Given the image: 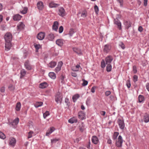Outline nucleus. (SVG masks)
Listing matches in <instances>:
<instances>
[{
    "label": "nucleus",
    "instance_id": "22",
    "mask_svg": "<svg viewBox=\"0 0 149 149\" xmlns=\"http://www.w3.org/2000/svg\"><path fill=\"white\" fill-rule=\"evenodd\" d=\"M48 86V84L46 82H44L40 84L39 87L40 88H44Z\"/></svg>",
    "mask_w": 149,
    "mask_h": 149
},
{
    "label": "nucleus",
    "instance_id": "46",
    "mask_svg": "<svg viewBox=\"0 0 149 149\" xmlns=\"http://www.w3.org/2000/svg\"><path fill=\"white\" fill-rule=\"evenodd\" d=\"M34 134L33 132L32 131H30L28 133V138H30L32 136V135Z\"/></svg>",
    "mask_w": 149,
    "mask_h": 149
},
{
    "label": "nucleus",
    "instance_id": "51",
    "mask_svg": "<svg viewBox=\"0 0 149 149\" xmlns=\"http://www.w3.org/2000/svg\"><path fill=\"white\" fill-rule=\"evenodd\" d=\"M61 70V68L60 66H57V67L55 70V71L56 73H57L59 71H60Z\"/></svg>",
    "mask_w": 149,
    "mask_h": 149
},
{
    "label": "nucleus",
    "instance_id": "24",
    "mask_svg": "<svg viewBox=\"0 0 149 149\" xmlns=\"http://www.w3.org/2000/svg\"><path fill=\"white\" fill-rule=\"evenodd\" d=\"M124 24L125 25L126 28L127 29H128L131 26V23L129 21H124Z\"/></svg>",
    "mask_w": 149,
    "mask_h": 149
},
{
    "label": "nucleus",
    "instance_id": "35",
    "mask_svg": "<svg viewBox=\"0 0 149 149\" xmlns=\"http://www.w3.org/2000/svg\"><path fill=\"white\" fill-rule=\"evenodd\" d=\"M34 46L36 49V52H38V50L41 47V46L40 44H34Z\"/></svg>",
    "mask_w": 149,
    "mask_h": 149
},
{
    "label": "nucleus",
    "instance_id": "10",
    "mask_svg": "<svg viewBox=\"0 0 149 149\" xmlns=\"http://www.w3.org/2000/svg\"><path fill=\"white\" fill-rule=\"evenodd\" d=\"M92 141L93 143L95 144H97L99 142L98 138L95 136H93L92 137Z\"/></svg>",
    "mask_w": 149,
    "mask_h": 149
},
{
    "label": "nucleus",
    "instance_id": "45",
    "mask_svg": "<svg viewBox=\"0 0 149 149\" xmlns=\"http://www.w3.org/2000/svg\"><path fill=\"white\" fill-rule=\"evenodd\" d=\"M95 11L96 14H98L99 12V9L98 6L97 5L94 6Z\"/></svg>",
    "mask_w": 149,
    "mask_h": 149
},
{
    "label": "nucleus",
    "instance_id": "54",
    "mask_svg": "<svg viewBox=\"0 0 149 149\" xmlns=\"http://www.w3.org/2000/svg\"><path fill=\"white\" fill-rule=\"evenodd\" d=\"M138 80V77L136 75H134L133 77V81L136 82Z\"/></svg>",
    "mask_w": 149,
    "mask_h": 149
},
{
    "label": "nucleus",
    "instance_id": "42",
    "mask_svg": "<svg viewBox=\"0 0 149 149\" xmlns=\"http://www.w3.org/2000/svg\"><path fill=\"white\" fill-rule=\"evenodd\" d=\"M101 66V67L102 68H104L105 67L106 64L105 62L103 59L102 60V61Z\"/></svg>",
    "mask_w": 149,
    "mask_h": 149
},
{
    "label": "nucleus",
    "instance_id": "57",
    "mask_svg": "<svg viewBox=\"0 0 149 149\" xmlns=\"http://www.w3.org/2000/svg\"><path fill=\"white\" fill-rule=\"evenodd\" d=\"M10 91H13L14 89V87L12 85H10L8 87Z\"/></svg>",
    "mask_w": 149,
    "mask_h": 149
},
{
    "label": "nucleus",
    "instance_id": "28",
    "mask_svg": "<svg viewBox=\"0 0 149 149\" xmlns=\"http://www.w3.org/2000/svg\"><path fill=\"white\" fill-rule=\"evenodd\" d=\"M49 6L51 8L56 7L58 6L59 5L58 4L54 3V2H51L49 3Z\"/></svg>",
    "mask_w": 149,
    "mask_h": 149
},
{
    "label": "nucleus",
    "instance_id": "30",
    "mask_svg": "<svg viewBox=\"0 0 149 149\" xmlns=\"http://www.w3.org/2000/svg\"><path fill=\"white\" fill-rule=\"evenodd\" d=\"M56 63L54 61H51L49 64V67L52 68L56 66Z\"/></svg>",
    "mask_w": 149,
    "mask_h": 149
},
{
    "label": "nucleus",
    "instance_id": "27",
    "mask_svg": "<svg viewBox=\"0 0 149 149\" xmlns=\"http://www.w3.org/2000/svg\"><path fill=\"white\" fill-rule=\"evenodd\" d=\"M79 95L78 94H76L74 95L72 97L73 102H76L77 101V100L79 98Z\"/></svg>",
    "mask_w": 149,
    "mask_h": 149
},
{
    "label": "nucleus",
    "instance_id": "48",
    "mask_svg": "<svg viewBox=\"0 0 149 149\" xmlns=\"http://www.w3.org/2000/svg\"><path fill=\"white\" fill-rule=\"evenodd\" d=\"M74 33V31L73 29H71L69 31V35L70 36H71Z\"/></svg>",
    "mask_w": 149,
    "mask_h": 149
},
{
    "label": "nucleus",
    "instance_id": "2",
    "mask_svg": "<svg viewBox=\"0 0 149 149\" xmlns=\"http://www.w3.org/2000/svg\"><path fill=\"white\" fill-rule=\"evenodd\" d=\"M123 142V140L122 136L121 135H119L116 141L115 144L117 147H121L122 146Z\"/></svg>",
    "mask_w": 149,
    "mask_h": 149
},
{
    "label": "nucleus",
    "instance_id": "8",
    "mask_svg": "<svg viewBox=\"0 0 149 149\" xmlns=\"http://www.w3.org/2000/svg\"><path fill=\"white\" fill-rule=\"evenodd\" d=\"M58 11V14L59 15L62 17H63L65 15V12L63 8L62 7L60 8H59Z\"/></svg>",
    "mask_w": 149,
    "mask_h": 149
},
{
    "label": "nucleus",
    "instance_id": "12",
    "mask_svg": "<svg viewBox=\"0 0 149 149\" xmlns=\"http://www.w3.org/2000/svg\"><path fill=\"white\" fill-rule=\"evenodd\" d=\"M19 121V118H17L14 120L13 122L10 123V124L13 127H15V126L17 125L18 124Z\"/></svg>",
    "mask_w": 149,
    "mask_h": 149
},
{
    "label": "nucleus",
    "instance_id": "31",
    "mask_svg": "<svg viewBox=\"0 0 149 149\" xmlns=\"http://www.w3.org/2000/svg\"><path fill=\"white\" fill-rule=\"evenodd\" d=\"M21 104L20 102H17V104L16 110L17 111H19L21 109Z\"/></svg>",
    "mask_w": 149,
    "mask_h": 149
},
{
    "label": "nucleus",
    "instance_id": "36",
    "mask_svg": "<svg viewBox=\"0 0 149 149\" xmlns=\"http://www.w3.org/2000/svg\"><path fill=\"white\" fill-rule=\"evenodd\" d=\"M139 101V102H141L144 100V97L143 96L141 95H139L138 97Z\"/></svg>",
    "mask_w": 149,
    "mask_h": 149
},
{
    "label": "nucleus",
    "instance_id": "55",
    "mask_svg": "<svg viewBox=\"0 0 149 149\" xmlns=\"http://www.w3.org/2000/svg\"><path fill=\"white\" fill-rule=\"evenodd\" d=\"M88 82L87 81L84 80L82 84V85L83 86H86L88 84Z\"/></svg>",
    "mask_w": 149,
    "mask_h": 149
},
{
    "label": "nucleus",
    "instance_id": "59",
    "mask_svg": "<svg viewBox=\"0 0 149 149\" xmlns=\"http://www.w3.org/2000/svg\"><path fill=\"white\" fill-rule=\"evenodd\" d=\"M90 99L89 98H88L86 101V104L87 105H88L90 103Z\"/></svg>",
    "mask_w": 149,
    "mask_h": 149
},
{
    "label": "nucleus",
    "instance_id": "16",
    "mask_svg": "<svg viewBox=\"0 0 149 149\" xmlns=\"http://www.w3.org/2000/svg\"><path fill=\"white\" fill-rule=\"evenodd\" d=\"M24 66L25 68L28 70H30L31 69V67L29 63V61L28 60L26 61L24 63Z\"/></svg>",
    "mask_w": 149,
    "mask_h": 149
},
{
    "label": "nucleus",
    "instance_id": "58",
    "mask_svg": "<svg viewBox=\"0 0 149 149\" xmlns=\"http://www.w3.org/2000/svg\"><path fill=\"white\" fill-rule=\"evenodd\" d=\"M64 77L62 75L60 77V79L61 80V82L63 84L64 83Z\"/></svg>",
    "mask_w": 149,
    "mask_h": 149
},
{
    "label": "nucleus",
    "instance_id": "23",
    "mask_svg": "<svg viewBox=\"0 0 149 149\" xmlns=\"http://www.w3.org/2000/svg\"><path fill=\"white\" fill-rule=\"evenodd\" d=\"M143 120L146 123L149 122V114L146 113L144 115Z\"/></svg>",
    "mask_w": 149,
    "mask_h": 149
},
{
    "label": "nucleus",
    "instance_id": "37",
    "mask_svg": "<svg viewBox=\"0 0 149 149\" xmlns=\"http://www.w3.org/2000/svg\"><path fill=\"white\" fill-rule=\"evenodd\" d=\"M79 130L81 132H83L84 129V124L82 123L79 126Z\"/></svg>",
    "mask_w": 149,
    "mask_h": 149
},
{
    "label": "nucleus",
    "instance_id": "34",
    "mask_svg": "<svg viewBox=\"0 0 149 149\" xmlns=\"http://www.w3.org/2000/svg\"><path fill=\"white\" fill-rule=\"evenodd\" d=\"M43 102H37L34 105L35 107L36 108H38L39 107H40L42 105Z\"/></svg>",
    "mask_w": 149,
    "mask_h": 149
},
{
    "label": "nucleus",
    "instance_id": "4",
    "mask_svg": "<svg viewBox=\"0 0 149 149\" xmlns=\"http://www.w3.org/2000/svg\"><path fill=\"white\" fill-rule=\"evenodd\" d=\"M117 123L120 128L122 130H123L125 127L124 120L118 119L117 120Z\"/></svg>",
    "mask_w": 149,
    "mask_h": 149
},
{
    "label": "nucleus",
    "instance_id": "60",
    "mask_svg": "<svg viewBox=\"0 0 149 149\" xmlns=\"http://www.w3.org/2000/svg\"><path fill=\"white\" fill-rule=\"evenodd\" d=\"M96 88V86H93L92 87L91 90V91L93 93H94L95 92V89Z\"/></svg>",
    "mask_w": 149,
    "mask_h": 149
},
{
    "label": "nucleus",
    "instance_id": "41",
    "mask_svg": "<svg viewBox=\"0 0 149 149\" xmlns=\"http://www.w3.org/2000/svg\"><path fill=\"white\" fill-rule=\"evenodd\" d=\"M49 115V112L48 111H46L45 113H43V116L44 118L45 119Z\"/></svg>",
    "mask_w": 149,
    "mask_h": 149
},
{
    "label": "nucleus",
    "instance_id": "5",
    "mask_svg": "<svg viewBox=\"0 0 149 149\" xmlns=\"http://www.w3.org/2000/svg\"><path fill=\"white\" fill-rule=\"evenodd\" d=\"M16 140L15 138L13 137H10L9 139V144L11 146H15L16 143Z\"/></svg>",
    "mask_w": 149,
    "mask_h": 149
},
{
    "label": "nucleus",
    "instance_id": "15",
    "mask_svg": "<svg viewBox=\"0 0 149 149\" xmlns=\"http://www.w3.org/2000/svg\"><path fill=\"white\" fill-rule=\"evenodd\" d=\"M37 6L38 9L40 10H42L44 7L43 3L42 1H39L37 3Z\"/></svg>",
    "mask_w": 149,
    "mask_h": 149
},
{
    "label": "nucleus",
    "instance_id": "50",
    "mask_svg": "<svg viewBox=\"0 0 149 149\" xmlns=\"http://www.w3.org/2000/svg\"><path fill=\"white\" fill-rule=\"evenodd\" d=\"M65 102L67 106H69L70 102L69 99L67 98H65Z\"/></svg>",
    "mask_w": 149,
    "mask_h": 149
},
{
    "label": "nucleus",
    "instance_id": "47",
    "mask_svg": "<svg viewBox=\"0 0 149 149\" xmlns=\"http://www.w3.org/2000/svg\"><path fill=\"white\" fill-rule=\"evenodd\" d=\"M81 17H85L87 16V13L86 11H84L82 12L81 14Z\"/></svg>",
    "mask_w": 149,
    "mask_h": 149
},
{
    "label": "nucleus",
    "instance_id": "44",
    "mask_svg": "<svg viewBox=\"0 0 149 149\" xmlns=\"http://www.w3.org/2000/svg\"><path fill=\"white\" fill-rule=\"evenodd\" d=\"M119 45L123 49H124L125 48V45L123 42H120L119 44Z\"/></svg>",
    "mask_w": 149,
    "mask_h": 149
},
{
    "label": "nucleus",
    "instance_id": "1",
    "mask_svg": "<svg viewBox=\"0 0 149 149\" xmlns=\"http://www.w3.org/2000/svg\"><path fill=\"white\" fill-rule=\"evenodd\" d=\"M12 37V34L9 32L7 33L4 36V38L6 41L5 47L7 51L10 50L12 47L11 41Z\"/></svg>",
    "mask_w": 149,
    "mask_h": 149
},
{
    "label": "nucleus",
    "instance_id": "25",
    "mask_svg": "<svg viewBox=\"0 0 149 149\" xmlns=\"http://www.w3.org/2000/svg\"><path fill=\"white\" fill-rule=\"evenodd\" d=\"M77 121V119L74 118H71L68 120L69 123L72 124L74 123H76Z\"/></svg>",
    "mask_w": 149,
    "mask_h": 149
},
{
    "label": "nucleus",
    "instance_id": "9",
    "mask_svg": "<svg viewBox=\"0 0 149 149\" xmlns=\"http://www.w3.org/2000/svg\"><path fill=\"white\" fill-rule=\"evenodd\" d=\"M111 46L109 44L105 45L104 46L103 51L106 53L108 52L111 49Z\"/></svg>",
    "mask_w": 149,
    "mask_h": 149
},
{
    "label": "nucleus",
    "instance_id": "18",
    "mask_svg": "<svg viewBox=\"0 0 149 149\" xmlns=\"http://www.w3.org/2000/svg\"><path fill=\"white\" fill-rule=\"evenodd\" d=\"M58 22L57 21L54 22L52 26L53 29L55 31H57L58 29Z\"/></svg>",
    "mask_w": 149,
    "mask_h": 149
},
{
    "label": "nucleus",
    "instance_id": "33",
    "mask_svg": "<svg viewBox=\"0 0 149 149\" xmlns=\"http://www.w3.org/2000/svg\"><path fill=\"white\" fill-rule=\"evenodd\" d=\"M26 74V71L24 70H21L20 72V78H22L23 77H24Z\"/></svg>",
    "mask_w": 149,
    "mask_h": 149
},
{
    "label": "nucleus",
    "instance_id": "52",
    "mask_svg": "<svg viewBox=\"0 0 149 149\" xmlns=\"http://www.w3.org/2000/svg\"><path fill=\"white\" fill-rule=\"evenodd\" d=\"M133 73L134 74L137 72V68L136 66L134 65L133 67Z\"/></svg>",
    "mask_w": 149,
    "mask_h": 149
},
{
    "label": "nucleus",
    "instance_id": "26",
    "mask_svg": "<svg viewBox=\"0 0 149 149\" xmlns=\"http://www.w3.org/2000/svg\"><path fill=\"white\" fill-rule=\"evenodd\" d=\"M47 38L49 40L52 41L54 38V36L53 34L51 33L49 34Z\"/></svg>",
    "mask_w": 149,
    "mask_h": 149
},
{
    "label": "nucleus",
    "instance_id": "7",
    "mask_svg": "<svg viewBox=\"0 0 149 149\" xmlns=\"http://www.w3.org/2000/svg\"><path fill=\"white\" fill-rule=\"evenodd\" d=\"M45 36V33L40 32L37 35V38L38 40H42L44 38Z\"/></svg>",
    "mask_w": 149,
    "mask_h": 149
},
{
    "label": "nucleus",
    "instance_id": "20",
    "mask_svg": "<svg viewBox=\"0 0 149 149\" xmlns=\"http://www.w3.org/2000/svg\"><path fill=\"white\" fill-rule=\"evenodd\" d=\"M56 43L58 46H62L63 45V40L62 39H58L56 40Z\"/></svg>",
    "mask_w": 149,
    "mask_h": 149
},
{
    "label": "nucleus",
    "instance_id": "53",
    "mask_svg": "<svg viewBox=\"0 0 149 149\" xmlns=\"http://www.w3.org/2000/svg\"><path fill=\"white\" fill-rule=\"evenodd\" d=\"M63 30V26H61L59 27V33H62Z\"/></svg>",
    "mask_w": 149,
    "mask_h": 149
},
{
    "label": "nucleus",
    "instance_id": "38",
    "mask_svg": "<svg viewBox=\"0 0 149 149\" xmlns=\"http://www.w3.org/2000/svg\"><path fill=\"white\" fill-rule=\"evenodd\" d=\"M107 65V71L108 72H109L111 70V66L110 64Z\"/></svg>",
    "mask_w": 149,
    "mask_h": 149
},
{
    "label": "nucleus",
    "instance_id": "21",
    "mask_svg": "<svg viewBox=\"0 0 149 149\" xmlns=\"http://www.w3.org/2000/svg\"><path fill=\"white\" fill-rule=\"evenodd\" d=\"M55 130V128L53 127H52L50 128L47 131L46 133V135L48 136Z\"/></svg>",
    "mask_w": 149,
    "mask_h": 149
},
{
    "label": "nucleus",
    "instance_id": "19",
    "mask_svg": "<svg viewBox=\"0 0 149 149\" xmlns=\"http://www.w3.org/2000/svg\"><path fill=\"white\" fill-rule=\"evenodd\" d=\"M22 16L19 14H17L13 16V19L14 21L19 20L21 18Z\"/></svg>",
    "mask_w": 149,
    "mask_h": 149
},
{
    "label": "nucleus",
    "instance_id": "61",
    "mask_svg": "<svg viewBox=\"0 0 149 149\" xmlns=\"http://www.w3.org/2000/svg\"><path fill=\"white\" fill-rule=\"evenodd\" d=\"M80 67V66L79 65H77L76 66V69L74 70L75 71H77L79 70V68Z\"/></svg>",
    "mask_w": 149,
    "mask_h": 149
},
{
    "label": "nucleus",
    "instance_id": "13",
    "mask_svg": "<svg viewBox=\"0 0 149 149\" xmlns=\"http://www.w3.org/2000/svg\"><path fill=\"white\" fill-rule=\"evenodd\" d=\"M73 51L79 55H81L82 54V51L81 50L78 48L73 47Z\"/></svg>",
    "mask_w": 149,
    "mask_h": 149
},
{
    "label": "nucleus",
    "instance_id": "63",
    "mask_svg": "<svg viewBox=\"0 0 149 149\" xmlns=\"http://www.w3.org/2000/svg\"><path fill=\"white\" fill-rule=\"evenodd\" d=\"M5 91V88L4 87H2L0 89L1 92V93L4 92Z\"/></svg>",
    "mask_w": 149,
    "mask_h": 149
},
{
    "label": "nucleus",
    "instance_id": "40",
    "mask_svg": "<svg viewBox=\"0 0 149 149\" xmlns=\"http://www.w3.org/2000/svg\"><path fill=\"white\" fill-rule=\"evenodd\" d=\"M6 136L5 135L1 132H0V138L4 139L6 138Z\"/></svg>",
    "mask_w": 149,
    "mask_h": 149
},
{
    "label": "nucleus",
    "instance_id": "3",
    "mask_svg": "<svg viewBox=\"0 0 149 149\" xmlns=\"http://www.w3.org/2000/svg\"><path fill=\"white\" fill-rule=\"evenodd\" d=\"M63 98L62 94H57L55 96V100L57 104L61 103Z\"/></svg>",
    "mask_w": 149,
    "mask_h": 149
},
{
    "label": "nucleus",
    "instance_id": "32",
    "mask_svg": "<svg viewBox=\"0 0 149 149\" xmlns=\"http://www.w3.org/2000/svg\"><path fill=\"white\" fill-rule=\"evenodd\" d=\"M119 134V132H115L112 136V139L113 140L116 139L118 136Z\"/></svg>",
    "mask_w": 149,
    "mask_h": 149
},
{
    "label": "nucleus",
    "instance_id": "62",
    "mask_svg": "<svg viewBox=\"0 0 149 149\" xmlns=\"http://www.w3.org/2000/svg\"><path fill=\"white\" fill-rule=\"evenodd\" d=\"M138 31L140 32H141L143 31V28L141 26H140L139 27Z\"/></svg>",
    "mask_w": 149,
    "mask_h": 149
},
{
    "label": "nucleus",
    "instance_id": "43",
    "mask_svg": "<svg viewBox=\"0 0 149 149\" xmlns=\"http://www.w3.org/2000/svg\"><path fill=\"white\" fill-rule=\"evenodd\" d=\"M27 10L28 8L27 7H24V9L21 11V13L23 14H25L27 13Z\"/></svg>",
    "mask_w": 149,
    "mask_h": 149
},
{
    "label": "nucleus",
    "instance_id": "14",
    "mask_svg": "<svg viewBox=\"0 0 149 149\" xmlns=\"http://www.w3.org/2000/svg\"><path fill=\"white\" fill-rule=\"evenodd\" d=\"M85 113L83 111H79L78 113V116L79 118L83 120L85 117Z\"/></svg>",
    "mask_w": 149,
    "mask_h": 149
},
{
    "label": "nucleus",
    "instance_id": "29",
    "mask_svg": "<svg viewBox=\"0 0 149 149\" xmlns=\"http://www.w3.org/2000/svg\"><path fill=\"white\" fill-rule=\"evenodd\" d=\"M49 76L53 79H55L56 77V74L53 72H50L49 74Z\"/></svg>",
    "mask_w": 149,
    "mask_h": 149
},
{
    "label": "nucleus",
    "instance_id": "64",
    "mask_svg": "<svg viewBox=\"0 0 149 149\" xmlns=\"http://www.w3.org/2000/svg\"><path fill=\"white\" fill-rule=\"evenodd\" d=\"M71 75L74 77H76L77 76V73L75 72H72L71 73Z\"/></svg>",
    "mask_w": 149,
    "mask_h": 149
},
{
    "label": "nucleus",
    "instance_id": "11",
    "mask_svg": "<svg viewBox=\"0 0 149 149\" xmlns=\"http://www.w3.org/2000/svg\"><path fill=\"white\" fill-rule=\"evenodd\" d=\"M113 59L112 57L111 56H108L105 59L106 64H110Z\"/></svg>",
    "mask_w": 149,
    "mask_h": 149
},
{
    "label": "nucleus",
    "instance_id": "6",
    "mask_svg": "<svg viewBox=\"0 0 149 149\" xmlns=\"http://www.w3.org/2000/svg\"><path fill=\"white\" fill-rule=\"evenodd\" d=\"M114 23L117 26V28L119 30H120L122 29L121 24L120 21L116 18L114 20Z\"/></svg>",
    "mask_w": 149,
    "mask_h": 149
},
{
    "label": "nucleus",
    "instance_id": "39",
    "mask_svg": "<svg viewBox=\"0 0 149 149\" xmlns=\"http://www.w3.org/2000/svg\"><path fill=\"white\" fill-rule=\"evenodd\" d=\"M59 140V139L58 138H55L51 139V142L52 144L56 142Z\"/></svg>",
    "mask_w": 149,
    "mask_h": 149
},
{
    "label": "nucleus",
    "instance_id": "49",
    "mask_svg": "<svg viewBox=\"0 0 149 149\" xmlns=\"http://www.w3.org/2000/svg\"><path fill=\"white\" fill-rule=\"evenodd\" d=\"M126 85L128 88H130L131 86V84L130 80H128L127 81Z\"/></svg>",
    "mask_w": 149,
    "mask_h": 149
},
{
    "label": "nucleus",
    "instance_id": "17",
    "mask_svg": "<svg viewBox=\"0 0 149 149\" xmlns=\"http://www.w3.org/2000/svg\"><path fill=\"white\" fill-rule=\"evenodd\" d=\"M24 26L25 25L22 22H20L17 26V29L19 31L21 30L24 29Z\"/></svg>",
    "mask_w": 149,
    "mask_h": 149
},
{
    "label": "nucleus",
    "instance_id": "56",
    "mask_svg": "<svg viewBox=\"0 0 149 149\" xmlns=\"http://www.w3.org/2000/svg\"><path fill=\"white\" fill-rule=\"evenodd\" d=\"M117 1L120 3V6L122 7L123 5V0H117Z\"/></svg>",
    "mask_w": 149,
    "mask_h": 149
}]
</instances>
